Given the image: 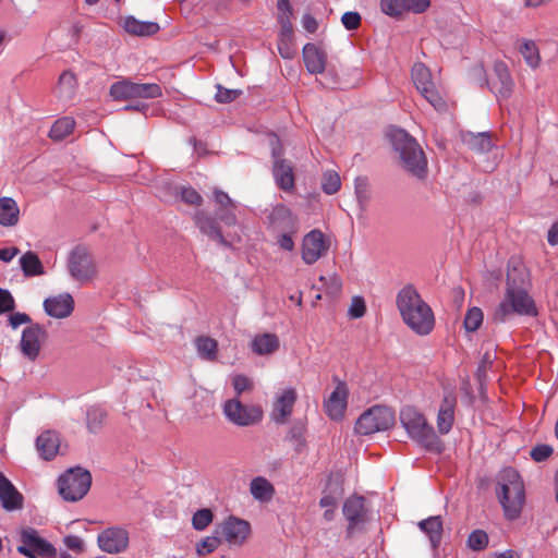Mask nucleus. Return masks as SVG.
<instances>
[{"mask_svg": "<svg viewBox=\"0 0 558 558\" xmlns=\"http://www.w3.org/2000/svg\"><path fill=\"white\" fill-rule=\"evenodd\" d=\"M526 281L527 272L522 263L518 262L517 265H509L507 272V289L502 300L495 310V320L505 323L513 315H537L535 302L525 288Z\"/></svg>", "mask_w": 558, "mask_h": 558, "instance_id": "f257e3e1", "label": "nucleus"}, {"mask_svg": "<svg viewBox=\"0 0 558 558\" xmlns=\"http://www.w3.org/2000/svg\"><path fill=\"white\" fill-rule=\"evenodd\" d=\"M396 305L402 322L413 333L427 336L434 330V312L413 284H405L397 293Z\"/></svg>", "mask_w": 558, "mask_h": 558, "instance_id": "f03ea898", "label": "nucleus"}, {"mask_svg": "<svg viewBox=\"0 0 558 558\" xmlns=\"http://www.w3.org/2000/svg\"><path fill=\"white\" fill-rule=\"evenodd\" d=\"M496 495L508 520L519 518L524 502L525 488L521 475L513 468L502 469L497 476Z\"/></svg>", "mask_w": 558, "mask_h": 558, "instance_id": "7ed1b4c3", "label": "nucleus"}, {"mask_svg": "<svg viewBox=\"0 0 558 558\" xmlns=\"http://www.w3.org/2000/svg\"><path fill=\"white\" fill-rule=\"evenodd\" d=\"M390 138L395 150L399 154L402 167L413 177L425 178L427 160L416 140L401 129L393 130Z\"/></svg>", "mask_w": 558, "mask_h": 558, "instance_id": "20e7f679", "label": "nucleus"}, {"mask_svg": "<svg viewBox=\"0 0 558 558\" xmlns=\"http://www.w3.org/2000/svg\"><path fill=\"white\" fill-rule=\"evenodd\" d=\"M400 421L408 435L430 451L440 452L442 442L436 435L425 416L414 407H404L400 412Z\"/></svg>", "mask_w": 558, "mask_h": 558, "instance_id": "39448f33", "label": "nucleus"}, {"mask_svg": "<svg viewBox=\"0 0 558 558\" xmlns=\"http://www.w3.org/2000/svg\"><path fill=\"white\" fill-rule=\"evenodd\" d=\"M92 474L88 470L74 466L59 475L58 493L64 501L76 502L83 499L90 489Z\"/></svg>", "mask_w": 558, "mask_h": 558, "instance_id": "423d86ee", "label": "nucleus"}, {"mask_svg": "<svg viewBox=\"0 0 558 558\" xmlns=\"http://www.w3.org/2000/svg\"><path fill=\"white\" fill-rule=\"evenodd\" d=\"M393 413L390 409L375 405L365 411L355 423V432L360 435H371L386 430L393 424Z\"/></svg>", "mask_w": 558, "mask_h": 558, "instance_id": "0eeeda50", "label": "nucleus"}, {"mask_svg": "<svg viewBox=\"0 0 558 558\" xmlns=\"http://www.w3.org/2000/svg\"><path fill=\"white\" fill-rule=\"evenodd\" d=\"M412 81L420 94L437 110L446 108V102L435 87L429 69L422 62H416L411 71Z\"/></svg>", "mask_w": 558, "mask_h": 558, "instance_id": "6e6552de", "label": "nucleus"}, {"mask_svg": "<svg viewBox=\"0 0 558 558\" xmlns=\"http://www.w3.org/2000/svg\"><path fill=\"white\" fill-rule=\"evenodd\" d=\"M17 551L27 558H57L56 547L34 529L23 530Z\"/></svg>", "mask_w": 558, "mask_h": 558, "instance_id": "1a4fd4ad", "label": "nucleus"}, {"mask_svg": "<svg viewBox=\"0 0 558 558\" xmlns=\"http://www.w3.org/2000/svg\"><path fill=\"white\" fill-rule=\"evenodd\" d=\"M223 414L238 426L254 425L263 418V411L258 405H244L238 398L225 402Z\"/></svg>", "mask_w": 558, "mask_h": 558, "instance_id": "9d476101", "label": "nucleus"}, {"mask_svg": "<svg viewBox=\"0 0 558 558\" xmlns=\"http://www.w3.org/2000/svg\"><path fill=\"white\" fill-rule=\"evenodd\" d=\"M342 512L349 523H365L374 519L377 509L373 498L354 494L343 502Z\"/></svg>", "mask_w": 558, "mask_h": 558, "instance_id": "9b49d317", "label": "nucleus"}, {"mask_svg": "<svg viewBox=\"0 0 558 558\" xmlns=\"http://www.w3.org/2000/svg\"><path fill=\"white\" fill-rule=\"evenodd\" d=\"M272 173L276 184L283 191H292L295 186L293 167L281 158V144L277 136L271 140Z\"/></svg>", "mask_w": 558, "mask_h": 558, "instance_id": "f8f14e48", "label": "nucleus"}, {"mask_svg": "<svg viewBox=\"0 0 558 558\" xmlns=\"http://www.w3.org/2000/svg\"><path fill=\"white\" fill-rule=\"evenodd\" d=\"M68 269L73 279L80 282H87L96 274L94 260L84 247H75L69 255Z\"/></svg>", "mask_w": 558, "mask_h": 558, "instance_id": "ddd939ff", "label": "nucleus"}, {"mask_svg": "<svg viewBox=\"0 0 558 558\" xmlns=\"http://www.w3.org/2000/svg\"><path fill=\"white\" fill-rule=\"evenodd\" d=\"M298 399L296 389L288 386L275 393L270 418L278 425H283L289 421L293 413V408Z\"/></svg>", "mask_w": 558, "mask_h": 558, "instance_id": "4468645a", "label": "nucleus"}, {"mask_svg": "<svg viewBox=\"0 0 558 558\" xmlns=\"http://www.w3.org/2000/svg\"><path fill=\"white\" fill-rule=\"evenodd\" d=\"M494 74L490 81H485L490 92L498 98H509L513 92V80L508 65L502 61L494 63Z\"/></svg>", "mask_w": 558, "mask_h": 558, "instance_id": "2eb2a0df", "label": "nucleus"}, {"mask_svg": "<svg viewBox=\"0 0 558 558\" xmlns=\"http://www.w3.org/2000/svg\"><path fill=\"white\" fill-rule=\"evenodd\" d=\"M328 251V244L322 231H310L302 241V259L305 264L316 263Z\"/></svg>", "mask_w": 558, "mask_h": 558, "instance_id": "dca6fc26", "label": "nucleus"}, {"mask_svg": "<svg viewBox=\"0 0 558 558\" xmlns=\"http://www.w3.org/2000/svg\"><path fill=\"white\" fill-rule=\"evenodd\" d=\"M98 545L109 554L122 553L129 545V534L121 526H109L98 535Z\"/></svg>", "mask_w": 558, "mask_h": 558, "instance_id": "f3484780", "label": "nucleus"}, {"mask_svg": "<svg viewBox=\"0 0 558 558\" xmlns=\"http://www.w3.org/2000/svg\"><path fill=\"white\" fill-rule=\"evenodd\" d=\"M45 336L46 330L39 325H32L23 330L20 347L23 355L29 361L38 357Z\"/></svg>", "mask_w": 558, "mask_h": 558, "instance_id": "a211bd4d", "label": "nucleus"}, {"mask_svg": "<svg viewBox=\"0 0 558 558\" xmlns=\"http://www.w3.org/2000/svg\"><path fill=\"white\" fill-rule=\"evenodd\" d=\"M268 228L274 231H295L298 219L289 207L277 204L271 207L267 215Z\"/></svg>", "mask_w": 558, "mask_h": 558, "instance_id": "6ab92c4d", "label": "nucleus"}, {"mask_svg": "<svg viewBox=\"0 0 558 558\" xmlns=\"http://www.w3.org/2000/svg\"><path fill=\"white\" fill-rule=\"evenodd\" d=\"M349 389L344 381H339L330 396L324 401V409L329 418L338 421L344 415Z\"/></svg>", "mask_w": 558, "mask_h": 558, "instance_id": "aec40b11", "label": "nucleus"}, {"mask_svg": "<svg viewBox=\"0 0 558 558\" xmlns=\"http://www.w3.org/2000/svg\"><path fill=\"white\" fill-rule=\"evenodd\" d=\"M44 310L50 317L65 318L74 310V300L68 292L49 296L44 301Z\"/></svg>", "mask_w": 558, "mask_h": 558, "instance_id": "412c9836", "label": "nucleus"}, {"mask_svg": "<svg viewBox=\"0 0 558 558\" xmlns=\"http://www.w3.org/2000/svg\"><path fill=\"white\" fill-rule=\"evenodd\" d=\"M457 405V398L453 393H447L439 405L437 414V430L441 435H447L454 423V410Z\"/></svg>", "mask_w": 558, "mask_h": 558, "instance_id": "4be33fe9", "label": "nucleus"}, {"mask_svg": "<svg viewBox=\"0 0 558 558\" xmlns=\"http://www.w3.org/2000/svg\"><path fill=\"white\" fill-rule=\"evenodd\" d=\"M0 501L8 511L21 509L23 506V496L14 487L11 481L0 472Z\"/></svg>", "mask_w": 558, "mask_h": 558, "instance_id": "5701e85b", "label": "nucleus"}, {"mask_svg": "<svg viewBox=\"0 0 558 558\" xmlns=\"http://www.w3.org/2000/svg\"><path fill=\"white\" fill-rule=\"evenodd\" d=\"M36 448L44 460L53 459L60 449V437L56 432L46 430L36 439Z\"/></svg>", "mask_w": 558, "mask_h": 558, "instance_id": "b1692460", "label": "nucleus"}, {"mask_svg": "<svg viewBox=\"0 0 558 558\" xmlns=\"http://www.w3.org/2000/svg\"><path fill=\"white\" fill-rule=\"evenodd\" d=\"M303 60L307 71L312 74L323 73L326 68V54L314 44L303 47Z\"/></svg>", "mask_w": 558, "mask_h": 558, "instance_id": "393cba45", "label": "nucleus"}, {"mask_svg": "<svg viewBox=\"0 0 558 558\" xmlns=\"http://www.w3.org/2000/svg\"><path fill=\"white\" fill-rule=\"evenodd\" d=\"M216 534L229 545H242L251 535V525H219Z\"/></svg>", "mask_w": 558, "mask_h": 558, "instance_id": "a878e982", "label": "nucleus"}, {"mask_svg": "<svg viewBox=\"0 0 558 558\" xmlns=\"http://www.w3.org/2000/svg\"><path fill=\"white\" fill-rule=\"evenodd\" d=\"M20 220V208L14 198L0 197V226L14 227Z\"/></svg>", "mask_w": 558, "mask_h": 558, "instance_id": "bb28decb", "label": "nucleus"}, {"mask_svg": "<svg viewBox=\"0 0 558 558\" xmlns=\"http://www.w3.org/2000/svg\"><path fill=\"white\" fill-rule=\"evenodd\" d=\"M123 28L136 36H151L158 33L159 25L156 22L140 21L132 15L124 17Z\"/></svg>", "mask_w": 558, "mask_h": 558, "instance_id": "cd10ccee", "label": "nucleus"}, {"mask_svg": "<svg viewBox=\"0 0 558 558\" xmlns=\"http://www.w3.org/2000/svg\"><path fill=\"white\" fill-rule=\"evenodd\" d=\"M251 348L257 355L272 354L279 349V338L269 332L256 335L252 340Z\"/></svg>", "mask_w": 558, "mask_h": 558, "instance_id": "c85d7f7f", "label": "nucleus"}, {"mask_svg": "<svg viewBox=\"0 0 558 558\" xmlns=\"http://www.w3.org/2000/svg\"><path fill=\"white\" fill-rule=\"evenodd\" d=\"M194 219L201 232L219 242L220 244L229 245L222 235V232L218 228L217 222L213 218L199 211L195 215Z\"/></svg>", "mask_w": 558, "mask_h": 558, "instance_id": "c756f323", "label": "nucleus"}, {"mask_svg": "<svg viewBox=\"0 0 558 558\" xmlns=\"http://www.w3.org/2000/svg\"><path fill=\"white\" fill-rule=\"evenodd\" d=\"M250 493L259 502H268L275 495L274 485L264 476H256L250 483Z\"/></svg>", "mask_w": 558, "mask_h": 558, "instance_id": "7c9ffc66", "label": "nucleus"}, {"mask_svg": "<svg viewBox=\"0 0 558 558\" xmlns=\"http://www.w3.org/2000/svg\"><path fill=\"white\" fill-rule=\"evenodd\" d=\"M519 52L523 57L525 63L533 70L537 69L541 64V54L538 47L534 40L521 39L518 46Z\"/></svg>", "mask_w": 558, "mask_h": 558, "instance_id": "2f4dec72", "label": "nucleus"}, {"mask_svg": "<svg viewBox=\"0 0 558 558\" xmlns=\"http://www.w3.org/2000/svg\"><path fill=\"white\" fill-rule=\"evenodd\" d=\"M20 266L26 277H36L45 274L44 265L36 253L28 251L20 257Z\"/></svg>", "mask_w": 558, "mask_h": 558, "instance_id": "473e14b6", "label": "nucleus"}, {"mask_svg": "<svg viewBox=\"0 0 558 558\" xmlns=\"http://www.w3.org/2000/svg\"><path fill=\"white\" fill-rule=\"evenodd\" d=\"M463 142L473 150L480 153L489 151L493 148L490 136L486 132L468 133L463 135Z\"/></svg>", "mask_w": 558, "mask_h": 558, "instance_id": "72a5a7b5", "label": "nucleus"}, {"mask_svg": "<svg viewBox=\"0 0 558 558\" xmlns=\"http://www.w3.org/2000/svg\"><path fill=\"white\" fill-rule=\"evenodd\" d=\"M75 128V120L72 117H62L58 119L49 131V137L54 141H61L69 136Z\"/></svg>", "mask_w": 558, "mask_h": 558, "instance_id": "f704fd0d", "label": "nucleus"}, {"mask_svg": "<svg viewBox=\"0 0 558 558\" xmlns=\"http://www.w3.org/2000/svg\"><path fill=\"white\" fill-rule=\"evenodd\" d=\"M195 347L198 355L207 361H214L217 357L218 343L210 337H198L195 340Z\"/></svg>", "mask_w": 558, "mask_h": 558, "instance_id": "c9c22d12", "label": "nucleus"}, {"mask_svg": "<svg viewBox=\"0 0 558 558\" xmlns=\"http://www.w3.org/2000/svg\"><path fill=\"white\" fill-rule=\"evenodd\" d=\"M354 194L361 210H365L371 201L369 182L366 177H357L354 180Z\"/></svg>", "mask_w": 558, "mask_h": 558, "instance_id": "e433bc0d", "label": "nucleus"}, {"mask_svg": "<svg viewBox=\"0 0 558 558\" xmlns=\"http://www.w3.org/2000/svg\"><path fill=\"white\" fill-rule=\"evenodd\" d=\"M162 95L161 87L155 83H134L132 98L153 99Z\"/></svg>", "mask_w": 558, "mask_h": 558, "instance_id": "4c0bfd02", "label": "nucleus"}, {"mask_svg": "<svg viewBox=\"0 0 558 558\" xmlns=\"http://www.w3.org/2000/svg\"><path fill=\"white\" fill-rule=\"evenodd\" d=\"M107 416V413L100 407H90L86 412V425L89 432L97 433Z\"/></svg>", "mask_w": 558, "mask_h": 558, "instance_id": "58836bf2", "label": "nucleus"}, {"mask_svg": "<svg viewBox=\"0 0 558 558\" xmlns=\"http://www.w3.org/2000/svg\"><path fill=\"white\" fill-rule=\"evenodd\" d=\"M320 186L327 195L336 194L341 187V179L338 172L333 170L325 171L322 177Z\"/></svg>", "mask_w": 558, "mask_h": 558, "instance_id": "ea45409f", "label": "nucleus"}, {"mask_svg": "<svg viewBox=\"0 0 558 558\" xmlns=\"http://www.w3.org/2000/svg\"><path fill=\"white\" fill-rule=\"evenodd\" d=\"M76 87V77L70 72H63L58 82V89L61 97L71 98Z\"/></svg>", "mask_w": 558, "mask_h": 558, "instance_id": "a19ab883", "label": "nucleus"}, {"mask_svg": "<svg viewBox=\"0 0 558 558\" xmlns=\"http://www.w3.org/2000/svg\"><path fill=\"white\" fill-rule=\"evenodd\" d=\"M133 90V82L122 80L113 83L110 86V96L116 100L131 99Z\"/></svg>", "mask_w": 558, "mask_h": 558, "instance_id": "79ce46f5", "label": "nucleus"}, {"mask_svg": "<svg viewBox=\"0 0 558 558\" xmlns=\"http://www.w3.org/2000/svg\"><path fill=\"white\" fill-rule=\"evenodd\" d=\"M483 323V312L478 307L470 308L464 317V328L469 332H473L480 328Z\"/></svg>", "mask_w": 558, "mask_h": 558, "instance_id": "37998d69", "label": "nucleus"}, {"mask_svg": "<svg viewBox=\"0 0 558 558\" xmlns=\"http://www.w3.org/2000/svg\"><path fill=\"white\" fill-rule=\"evenodd\" d=\"M221 543L220 534L214 533L211 536H207L202 542H199L196 546V551L201 556L208 555L213 553Z\"/></svg>", "mask_w": 558, "mask_h": 558, "instance_id": "c03bdc74", "label": "nucleus"}, {"mask_svg": "<svg viewBox=\"0 0 558 558\" xmlns=\"http://www.w3.org/2000/svg\"><path fill=\"white\" fill-rule=\"evenodd\" d=\"M468 544L473 550H483L488 544V535L483 530H475L470 534Z\"/></svg>", "mask_w": 558, "mask_h": 558, "instance_id": "a18cd8bd", "label": "nucleus"}, {"mask_svg": "<svg viewBox=\"0 0 558 558\" xmlns=\"http://www.w3.org/2000/svg\"><path fill=\"white\" fill-rule=\"evenodd\" d=\"M381 11L390 16H397L404 12V0H381Z\"/></svg>", "mask_w": 558, "mask_h": 558, "instance_id": "49530a36", "label": "nucleus"}, {"mask_svg": "<svg viewBox=\"0 0 558 558\" xmlns=\"http://www.w3.org/2000/svg\"><path fill=\"white\" fill-rule=\"evenodd\" d=\"M366 305L363 296L355 295L351 300V304L348 308V316L350 318L356 319L361 318L365 315Z\"/></svg>", "mask_w": 558, "mask_h": 558, "instance_id": "de8ad7c7", "label": "nucleus"}, {"mask_svg": "<svg viewBox=\"0 0 558 558\" xmlns=\"http://www.w3.org/2000/svg\"><path fill=\"white\" fill-rule=\"evenodd\" d=\"M319 281L324 283L326 291L331 295H337L341 291L342 281L336 274L328 277L320 276Z\"/></svg>", "mask_w": 558, "mask_h": 558, "instance_id": "09e8293b", "label": "nucleus"}, {"mask_svg": "<svg viewBox=\"0 0 558 558\" xmlns=\"http://www.w3.org/2000/svg\"><path fill=\"white\" fill-rule=\"evenodd\" d=\"M241 94V89H229L218 85L215 99L220 104H227L235 100Z\"/></svg>", "mask_w": 558, "mask_h": 558, "instance_id": "8fccbe9b", "label": "nucleus"}, {"mask_svg": "<svg viewBox=\"0 0 558 558\" xmlns=\"http://www.w3.org/2000/svg\"><path fill=\"white\" fill-rule=\"evenodd\" d=\"M421 531L424 532L434 548H436L440 541L442 535V525H418Z\"/></svg>", "mask_w": 558, "mask_h": 558, "instance_id": "3c124183", "label": "nucleus"}, {"mask_svg": "<svg viewBox=\"0 0 558 558\" xmlns=\"http://www.w3.org/2000/svg\"><path fill=\"white\" fill-rule=\"evenodd\" d=\"M553 452L554 450L551 446L542 444L533 447L530 454L534 461L543 462L547 460L553 454Z\"/></svg>", "mask_w": 558, "mask_h": 558, "instance_id": "603ef678", "label": "nucleus"}, {"mask_svg": "<svg viewBox=\"0 0 558 558\" xmlns=\"http://www.w3.org/2000/svg\"><path fill=\"white\" fill-rule=\"evenodd\" d=\"M232 386L236 392V396L239 397L242 392L246 390H251L253 387V384L251 379L245 375H234L232 376Z\"/></svg>", "mask_w": 558, "mask_h": 558, "instance_id": "864d4df0", "label": "nucleus"}, {"mask_svg": "<svg viewBox=\"0 0 558 558\" xmlns=\"http://www.w3.org/2000/svg\"><path fill=\"white\" fill-rule=\"evenodd\" d=\"M430 5V0H404V12L423 13Z\"/></svg>", "mask_w": 558, "mask_h": 558, "instance_id": "5fc2aeb1", "label": "nucleus"}, {"mask_svg": "<svg viewBox=\"0 0 558 558\" xmlns=\"http://www.w3.org/2000/svg\"><path fill=\"white\" fill-rule=\"evenodd\" d=\"M281 29L278 41H293V27L291 21L287 16H282L279 21Z\"/></svg>", "mask_w": 558, "mask_h": 558, "instance_id": "6e6d98bb", "label": "nucleus"}, {"mask_svg": "<svg viewBox=\"0 0 558 558\" xmlns=\"http://www.w3.org/2000/svg\"><path fill=\"white\" fill-rule=\"evenodd\" d=\"M341 22L348 31H353L360 26L361 15L357 12L349 11L342 15Z\"/></svg>", "mask_w": 558, "mask_h": 558, "instance_id": "4d7b16f0", "label": "nucleus"}, {"mask_svg": "<svg viewBox=\"0 0 558 558\" xmlns=\"http://www.w3.org/2000/svg\"><path fill=\"white\" fill-rule=\"evenodd\" d=\"M214 199L221 207L220 209L236 207V203L221 190L216 189L214 191Z\"/></svg>", "mask_w": 558, "mask_h": 558, "instance_id": "13d9d810", "label": "nucleus"}, {"mask_svg": "<svg viewBox=\"0 0 558 558\" xmlns=\"http://www.w3.org/2000/svg\"><path fill=\"white\" fill-rule=\"evenodd\" d=\"M341 495V492H324L323 497L319 500V506L322 508H337L338 500Z\"/></svg>", "mask_w": 558, "mask_h": 558, "instance_id": "bf43d9fd", "label": "nucleus"}, {"mask_svg": "<svg viewBox=\"0 0 558 558\" xmlns=\"http://www.w3.org/2000/svg\"><path fill=\"white\" fill-rule=\"evenodd\" d=\"M66 548L80 555L84 551V542L76 535H68L63 538Z\"/></svg>", "mask_w": 558, "mask_h": 558, "instance_id": "052dcab7", "label": "nucleus"}, {"mask_svg": "<svg viewBox=\"0 0 558 558\" xmlns=\"http://www.w3.org/2000/svg\"><path fill=\"white\" fill-rule=\"evenodd\" d=\"M181 198L183 202L191 204V205H201L202 199H203L202 196L199 195V193L190 186L182 187Z\"/></svg>", "mask_w": 558, "mask_h": 558, "instance_id": "680f3d73", "label": "nucleus"}, {"mask_svg": "<svg viewBox=\"0 0 558 558\" xmlns=\"http://www.w3.org/2000/svg\"><path fill=\"white\" fill-rule=\"evenodd\" d=\"M235 208H223L217 211V218L226 226H236L238 218L234 213Z\"/></svg>", "mask_w": 558, "mask_h": 558, "instance_id": "e2e57ef3", "label": "nucleus"}, {"mask_svg": "<svg viewBox=\"0 0 558 558\" xmlns=\"http://www.w3.org/2000/svg\"><path fill=\"white\" fill-rule=\"evenodd\" d=\"M14 308V300L8 290L0 288V313H5Z\"/></svg>", "mask_w": 558, "mask_h": 558, "instance_id": "0e129e2a", "label": "nucleus"}, {"mask_svg": "<svg viewBox=\"0 0 558 558\" xmlns=\"http://www.w3.org/2000/svg\"><path fill=\"white\" fill-rule=\"evenodd\" d=\"M213 512L208 508L197 510L192 517V523H211Z\"/></svg>", "mask_w": 558, "mask_h": 558, "instance_id": "69168bd1", "label": "nucleus"}, {"mask_svg": "<svg viewBox=\"0 0 558 558\" xmlns=\"http://www.w3.org/2000/svg\"><path fill=\"white\" fill-rule=\"evenodd\" d=\"M278 51L283 59H292L295 56L292 41H278Z\"/></svg>", "mask_w": 558, "mask_h": 558, "instance_id": "338daca9", "label": "nucleus"}, {"mask_svg": "<svg viewBox=\"0 0 558 558\" xmlns=\"http://www.w3.org/2000/svg\"><path fill=\"white\" fill-rule=\"evenodd\" d=\"M277 8L279 11L278 20L281 21L282 16H287L289 20L292 16V7L289 0H278Z\"/></svg>", "mask_w": 558, "mask_h": 558, "instance_id": "774afa93", "label": "nucleus"}]
</instances>
